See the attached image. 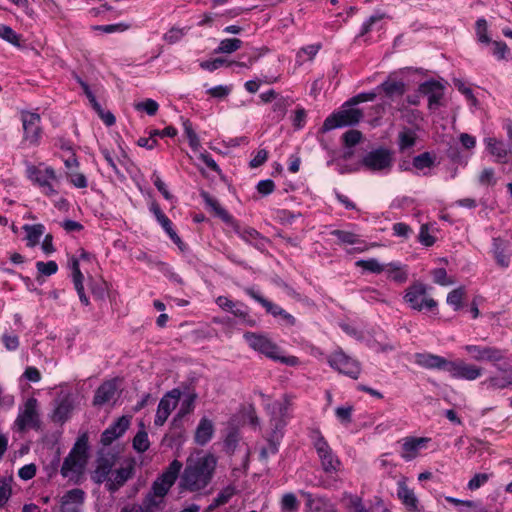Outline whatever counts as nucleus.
Here are the masks:
<instances>
[{
    "instance_id": "1",
    "label": "nucleus",
    "mask_w": 512,
    "mask_h": 512,
    "mask_svg": "<svg viewBox=\"0 0 512 512\" xmlns=\"http://www.w3.org/2000/svg\"><path fill=\"white\" fill-rule=\"evenodd\" d=\"M217 459L213 454L199 457H188L185 468L180 475L179 489L182 491L199 492L212 481Z\"/></svg>"
},
{
    "instance_id": "2",
    "label": "nucleus",
    "mask_w": 512,
    "mask_h": 512,
    "mask_svg": "<svg viewBox=\"0 0 512 512\" xmlns=\"http://www.w3.org/2000/svg\"><path fill=\"white\" fill-rule=\"evenodd\" d=\"M259 395L265 401V410L270 416V424L272 431L282 432L290 419L291 401L287 395H284L281 400L270 401V398L264 393L260 392Z\"/></svg>"
},
{
    "instance_id": "3",
    "label": "nucleus",
    "mask_w": 512,
    "mask_h": 512,
    "mask_svg": "<svg viewBox=\"0 0 512 512\" xmlns=\"http://www.w3.org/2000/svg\"><path fill=\"white\" fill-rule=\"evenodd\" d=\"M244 339L253 350L258 351L273 360H277L288 365H295L297 363V358L294 356L281 357L279 355L278 346L264 335L246 332L244 334Z\"/></svg>"
},
{
    "instance_id": "4",
    "label": "nucleus",
    "mask_w": 512,
    "mask_h": 512,
    "mask_svg": "<svg viewBox=\"0 0 512 512\" xmlns=\"http://www.w3.org/2000/svg\"><path fill=\"white\" fill-rule=\"evenodd\" d=\"M363 111L353 106H344L343 109L328 116L322 125V132H328L336 128L354 126L360 122Z\"/></svg>"
},
{
    "instance_id": "5",
    "label": "nucleus",
    "mask_w": 512,
    "mask_h": 512,
    "mask_svg": "<svg viewBox=\"0 0 512 512\" xmlns=\"http://www.w3.org/2000/svg\"><path fill=\"white\" fill-rule=\"evenodd\" d=\"M182 467L183 464L179 460H173L166 470L152 483L149 492L164 500L165 496L176 482Z\"/></svg>"
},
{
    "instance_id": "6",
    "label": "nucleus",
    "mask_w": 512,
    "mask_h": 512,
    "mask_svg": "<svg viewBox=\"0 0 512 512\" xmlns=\"http://www.w3.org/2000/svg\"><path fill=\"white\" fill-rule=\"evenodd\" d=\"M404 301L410 308L417 311H421L424 308L433 310L437 307V302L427 296L426 285L421 282H415L406 289Z\"/></svg>"
},
{
    "instance_id": "7",
    "label": "nucleus",
    "mask_w": 512,
    "mask_h": 512,
    "mask_svg": "<svg viewBox=\"0 0 512 512\" xmlns=\"http://www.w3.org/2000/svg\"><path fill=\"white\" fill-rule=\"evenodd\" d=\"M392 163V152L385 147H379L368 152L361 161L362 166L372 172H388Z\"/></svg>"
},
{
    "instance_id": "8",
    "label": "nucleus",
    "mask_w": 512,
    "mask_h": 512,
    "mask_svg": "<svg viewBox=\"0 0 512 512\" xmlns=\"http://www.w3.org/2000/svg\"><path fill=\"white\" fill-rule=\"evenodd\" d=\"M118 455L112 451H99L96 458V466L94 471L91 473V479L96 484H102L108 481L110 478L113 467L116 465Z\"/></svg>"
},
{
    "instance_id": "9",
    "label": "nucleus",
    "mask_w": 512,
    "mask_h": 512,
    "mask_svg": "<svg viewBox=\"0 0 512 512\" xmlns=\"http://www.w3.org/2000/svg\"><path fill=\"white\" fill-rule=\"evenodd\" d=\"M14 425L19 432L40 429L41 421L37 411V399L31 397L25 402L24 409L19 412Z\"/></svg>"
},
{
    "instance_id": "10",
    "label": "nucleus",
    "mask_w": 512,
    "mask_h": 512,
    "mask_svg": "<svg viewBox=\"0 0 512 512\" xmlns=\"http://www.w3.org/2000/svg\"><path fill=\"white\" fill-rule=\"evenodd\" d=\"M314 447L321 460V466L325 473H335L340 469L341 461L333 453L331 447L320 432H317Z\"/></svg>"
},
{
    "instance_id": "11",
    "label": "nucleus",
    "mask_w": 512,
    "mask_h": 512,
    "mask_svg": "<svg viewBox=\"0 0 512 512\" xmlns=\"http://www.w3.org/2000/svg\"><path fill=\"white\" fill-rule=\"evenodd\" d=\"M23 139L31 145H38L42 135L41 117L38 113L21 111Z\"/></svg>"
},
{
    "instance_id": "12",
    "label": "nucleus",
    "mask_w": 512,
    "mask_h": 512,
    "mask_svg": "<svg viewBox=\"0 0 512 512\" xmlns=\"http://www.w3.org/2000/svg\"><path fill=\"white\" fill-rule=\"evenodd\" d=\"M330 366L340 373L357 379L360 374L359 363L346 355L343 351H336L328 359Z\"/></svg>"
},
{
    "instance_id": "13",
    "label": "nucleus",
    "mask_w": 512,
    "mask_h": 512,
    "mask_svg": "<svg viewBox=\"0 0 512 512\" xmlns=\"http://www.w3.org/2000/svg\"><path fill=\"white\" fill-rule=\"evenodd\" d=\"M26 171L28 178L43 188L46 195H53L57 193L51 184L52 180H56V173L53 168L46 167L42 170L37 166L29 165Z\"/></svg>"
},
{
    "instance_id": "14",
    "label": "nucleus",
    "mask_w": 512,
    "mask_h": 512,
    "mask_svg": "<svg viewBox=\"0 0 512 512\" xmlns=\"http://www.w3.org/2000/svg\"><path fill=\"white\" fill-rule=\"evenodd\" d=\"M181 397L179 389H172L167 392L160 400L154 420L156 426H162L168 419L171 411L177 406Z\"/></svg>"
},
{
    "instance_id": "15",
    "label": "nucleus",
    "mask_w": 512,
    "mask_h": 512,
    "mask_svg": "<svg viewBox=\"0 0 512 512\" xmlns=\"http://www.w3.org/2000/svg\"><path fill=\"white\" fill-rule=\"evenodd\" d=\"M465 350L476 361L497 363L505 358V352L499 348L482 345H466Z\"/></svg>"
},
{
    "instance_id": "16",
    "label": "nucleus",
    "mask_w": 512,
    "mask_h": 512,
    "mask_svg": "<svg viewBox=\"0 0 512 512\" xmlns=\"http://www.w3.org/2000/svg\"><path fill=\"white\" fill-rule=\"evenodd\" d=\"M447 372L453 378L469 381L475 380L482 375V369L480 367L473 364H467L462 360H449Z\"/></svg>"
},
{
    "instance_id": "17",
    "label": "nucleus",
    "mask_w": 512,
    "mask_h": 512,
    "mask_svg": "<svg viewBox=\"0 0 512 512\" xmlns=\"http://www.w3.org/2000/svg\"><path fill=\"white\" fill-rule=\"evenodd\" d=\"M418 92L428 97V108L435 110L440 106V101L444 96V86L435 80H428L421 83Z\"/></svg>"
},
{
    "instance_id": "18",
    "label": "nucleus",
    "mask_w": 512,
    "mask_h": 512,
    "mask_svg": "<svg viewBox=\"0 0 512 512\" xmlns=\"http://www.w3.org/2000/svg\"><path fill=\"white\" fill-rule=\"evenodd\" d=\"M134 463L129 462L126 466L120 467L112 472L105 484L107 491L111 494L117 492L134 475Z\"/></svg>"
},
{
    "instance_id": "19",
    "label": "nucleus",
    "mask_w": 512,
    "mask_h": 512,
    "mask_svg": "<svg viewBox=\"0 0 512 512\" xmlns=\"http://www.w3.org/2000/svg\"><path fill=\"white\" fill-rule=\"evenodd\" d=\"M85 492L80 488L67 491L61 498V512H81Z\"/></svg>"
},
{
    "instance_id": "20",
    "label": "nucleus",
    "mask_w": 512,
    "mask_h": 512,
    "mask_svg": "<svg viewBox=\"0 0 512 512\" xmlns=\"http://www.w3.org/2000/svg\"><path fill=\"white\" fill-rule=\"evenodd\" d=\"M130 420L126 416L117 419L101 435V443L105 446L110 445L114 440L121 437L128 429Z\"/></svg>"
},
{
    "instance_id": "21",
    "label": "nucleus",
    "mask_w": 512,
    "mask_h": 512,
    "mask_svg": "<svg viewBox=\"0 0 512 512\" xmlns=\"http://www.w3.org/2000/svg\"><path fill=\"white\" fill-rule=\"evenodd\" d=\"M86 463L85 459L69 453L63 461L60 473L64 478H77L83 473Z\"/></svg>"
},
{
    "instance_id": "22",
    "label": "nucleus",
    "mask_w": 512,
    "mask_h": 512,
    "mask_svg": "<svg viewBox=\"0 0 512 512\" xmlns=\"http://www.w3.org/2000/svg\"><path fill=\"white\" fill-rule=\"evenodd\" d=\"M415 363L426 369H437L447 371L449 360L432 353H416Z\"/></svg>"
},
{
    "instance_id": "23",
    "label": "nucleus",
    "mask_w": 512,
    "mask_h": 512,
    "mask_svg": "<svg viewBox=\"0 0 512 512\" xmlns=\"http://www.w3.org/2000/svg\"><path fill=\"white\" fill-rule=\"evenodd\" d=\"M214 424L213 422L203 417L200 419L194 434V441L199 446L206 445L214 435Z\"/></svg>"
},
{
    "instance_id": "24",
    "label": "nucleus",
    "mask_w": 512,
    "mask_h": 512,
    "mask_svg": "<svg viewBox=\"0 0 512 512\" xmlns=\"http://www.w3.org/2000/svg\"><path fill=\"white\" fill-rule=\"evenodd\" d=\"M397 496L408 512H418L419 501L413 492L409 489L404 480L398 482Z\"/></svg>"
},
{
    "instance_id": "25",
    "label": "nucleus",
    "mask_w": 512,
    "mask_h": 512,
    "mask_svg": "<svg viewBox=\"0 0 512 512\" xmlns=\"http://www.w3.org/2000/svg\"><path fill=\"white\" fill-rule=\"evenodd\" d=\"M117 386L115 381H106L102 383L97 390L93 398V404L95 406H102L112 400L116 394Z\"/></svg>"
},
{
    "instance_id": "26",
    "label": "nucleus",
    "mask_w": 512,
    "mask_h": 512,
    "mask_svg": "<svg viewBox=\"0 0 512 512\" xmlns=\"http://www.w3.org/2000/svg\"><path fill=\"white\" fill-rule=\"evenodd\" d=\"M306 499V507L311 512H330L333 510V504L329 499L322 496H313L309 492H301Z\"/></svg>"
},
{
    "instance_id": "27",
    "label": "nucleus",
    "mask_w": 512,
    "mask_h": 512,
    "mask_svg": "<svg viewBox=\"0 0 512 512\" xmlns=\"http://www.w3.org/2000/svg\"><path fill=\"white\" fill-rule=\"evenodd\" d=\"M200 196L203 199L206 206H208L217 217H219L227 225L233 223V216L230 215L220 204L213 198L207 191L202 190Z\"/></svg>"
},
{
    "instance_id": "28",
    "label": "nucleus",
    "mask_w": 512,
    "mask_h": 512,
    "mask_svg": "<svg viewBox=\"0 0 512 512\" xmlns=\"http://www.w3.org/2000/svg\"><path fill=\"white\" fill-rule=\"evenodd\" d=\"M229 226L233 228L235 233L239 235V237L249 244H253L255 247L259 248V244L254 241L263 240L264 238L261 234L252 227H242L238 221L233 218V223H229Z\"/></svg>"
},
{
    "instance_id": "29",
    "label": "nucleus",
    "mask_w": 512,
    "mask_h": 512,
    "mask_svg": "<svg viewBox=\"0 0 512 512\" xmlns=\"http://www.w3.org/2000/svg\"><path fill=\"white\" fill-rule=\"evenodd\" d=\"M507 245L501 238H493L492 242V254L497 263L501 268H508L510 265V256L506 253Z\"/></svg>"
},
{
    "instance_id": "30",
    "label": "nucleus",
    "mask_w": 512,
    "mask_h": 512,
    "mask_svg": "<svg viewBox=\"0 0 512 512\" xmlns=\"http://www.w3.org/2000/svg\"><path fill=\"white\" fill-rule=\"evenodd\" d=\"M259 58V55L257 54H253L252 56H250L248 58V62L245 63V62H227L225 59L223 58H215L213 60H206V61H202L200 63V67L204 70H208V71H214V70H217L219 69L220 67H222L223 65L227 64L228 66L232 65V64H236L237 66H240V67H250L255 61H257V59Z\"/></svg>"
},
{
    "instance_id": "31",
    "label": "nucleus",
    "mask_w": 512,
    "mask_h": 512,
    "mask_svg": "<svg viewBox=\"0 0 512 512\" xmlns=\"http://www.w3.org/2000/svg\"><path fill=\"white\" fill-rule=\"evenodd\" d=\"M426 441V438H405L402 444L401 457L406 461L414 459L418 455V451L421 448V445Z\"/></svg>"
},
{
    "instance_id": "32",
    "label": "nucleus",
    "mask_w": 512,
    "mask_h": 512,
    "mask_svg": "<svg viewBox=\"0 0 512 512\" xmlns=\"http://www.w3.org/2000/svg\"><path fill=\"white\" fill-rule=\"evenodd\" d=\"M484 142L489 153L495 156L498 162L505 163L507 161L508 149L503 141L488 137L484 139Z\"/></svg>"
},
{
    "instance_id": "33",
    "label": "nucleus",
    "mask_w": 512,
    "mask_h": 512,
    "mask_svg": "<svg viewBox=\"0 0 512 512\" xmlns=\"http://www.w3.org/2000/svg\"><path fill=\"white\" fill-rule=\"evenodd\" d=\"M416 140V132L411 128L403 127L402 130L398 133L397 139L399 152L404 153L412 149L416 144Z\"/></svg>"
},
{
    "instance_id": "34",
    "label": "nucleus",
    "mask_w": 512,
    "mask_h": 512,
    "mask_svg": "<svg viewBox=\"0 0 512 512\" xmlns=\"http://www.w3.org/2000/svg\"><path fill=\"white\" fill-rule=\"evenodd\" d=\"M489 390H503L512 388V371L507 375H494L482 382Z\"/></svg>"
},
{
    "instance_id": "35",
    "label": "nucleus",
    "mask_w": 512,
    "mask_h": 512,
    "mask_svg": "<svg viewBox=\"0 0 512 512\" xmlns=\"http://www.w3.org/2000/svg\"><path fill=\"white\" fill-rule=\"evenodd\" d=\"M385 271L388 274V278L396 283H405L408 279V271L406 266L401 265L399 262H391L386 264Z\"/></svg>"
},
{
    "instance_id": "36",
    "label": "nucleus",
    "mask_w": 512,
    "mask_h": 512,
    "mask_svg": "<svg viewBox=\"0 0 512 512\" xmlns=\"http://www.w3.org/2000/svg\"><path fill=\"white\" fill-rule=\"evenodd\" d=\"M164 505V500L160 497H156L150 492L143 498L142 503L134 504L135 508H138V512H157Z\"/></svg>"
},
{
    "instance_id": "37",
    "label": "nucleus",
    "mask_w": 512,
    "mask_h": 512,
    "mask_svg": "<svg viewBox=\"0 0 512 512\" xmlns=\"http://www.w3.org/2000/svg\"><path fill=\"white\" fill-rule=\"evenodd\" d=\"M245 292L251 298H253L255 301L260 303L265 308L267 313L271 314L274 317H278L279 314H281V311L283 310V308H281L280 306H278V305L274 304L273 302L267 300L262 295H260L258 292H256L254 289L247 288L245 290Z\"/></svg>"
},
{
    "instance_id": "38",
    "label": "nucleus",
    "mask_w": 512,
    "mask_h": 512,
    "mask_svg": "<svg viewBox=\"0 0 512 512\" xmlns=\"http://www.w3.org/2000/svg\"><path fill=\"white\" fill-rule=\"evenodd\" d=\"M377 89H381L389 98L402 96L406 91V84L403 81L386 80Z\"/></svg>"
},
{
    "instance_id": "39",
    "label": "nucleus",
    "mask_w": 512,
    "mask_h": 512,
    "mask_svg": "<svg viewBox=\"0 0 512 512\" xmlns=\"http://www.w3.org/2000/svg\"><path fill=\"white\" fill-rule=\"evenodd\" d=\"M23 229L27 233L28 246L31 247L39 243V240L45 231V227L42 224H26L23 226Z\"/></svg>"
},
{
    "instance_id": "40",
    "label": "nucleus",
    "mask_w": 512,
    "mask_h": 512,
    "mask_svg": "<svg viewBox=\"0 0 512 512\" xmlns=\"http://www.w3.org/2000/svg\"><path fill=\"white\" fill-rule=\"evenodd\" d=\"M242 40L238 38H227L220 41L215 53L231 54L242 47Z\"/></svg>"
},
{
    "instance_id": "41",
    "label": "nucleus",
    "mask_w": 512,
    "mask_h": 512,
    "mask_svg": "<svg viewBox=\"0 0 512 512\" xmlns=\"http://www.w3.org/2000/svg\"><path fill=\"white\" fill-rule=\"evenodd\" d=\"M330 234L335 236L341 244L353 245L360 243V236L350 231L336 229L331 231Z\"/></svg>"
},
{
    "instance_id": "42",
    "label": "nucleus",
    "mask_w": 512,
    "mask_h": 512,
    "mask_svg": "<svg viewBox=\"0 0 512 512\" xmlns=\"http://www.w3.org/2000/svg\"><path fill=\"white\" fill-rule=\"evenodd\" d=\"M357 267H361L371 273H382L385 271L386 264H381L376 258L358 260L356 263Z\"/></svg>"
},
{
    "instance_id": "43",
    "label": "nucleus",
    "mask_w": 512,
    "mask_h": 512,
    "mask_svg": "<svg viewBox=\"0 0 512 512\" xmlns=\"http://www.w3.org/2000/svg\"><path fill=\"white\" fill-rule=\"evenodd\" d=\"M465 294H466L465 288L458 287L448 293L446 301L450 306L453 307V309L455 311H458L462 307V301H463Z\"/></svg>"
},
{
    "instance_id": "44",
    "label": "nucleus",
    "mask_w": 512,
    "mask_h": 512,
    "mask_svg": "<svg viewBox=\"0 0 512 512\" xmlns=\"http://www.w3.org/2000/svg\"><path fill=\"white\" fill-rule=\"evenodd\" d=\"M291 105V101L287 97H278L273 104V112L275 115L273 119L276 121H280L285 117L287 108Z\"/></svg>"
},
{
    "instance_id": "45",
    "label": "nucleus",
    "mask_w": 512,
    "mask_h": 512,
    "mask_svg": "<svg viewBox=\"0 0 512 512\" xmlns=\"http://www.w3.org/2000/svg\"><path fill=\"white\" fill-rule=\"evenodd\" d=\"M87 450H88V437L86 434L81 435L76 443L74 444L73 448L69 452L70 454L76 455L79 458L85 459L87 461Z\"/></svg>"
},
{
    "instance_id": "46",
    "label": "nucleus",
    "mask_w": 512,
    "mask_h": 512,
    "mask_svg": "<svg viewBox=\"0 0 512 512\" xmlns=\"http://www.w3.org/2000/svg\"><path fill=\"white\" fill-rule=\"evenodd\" d=\"M412 165L418 170L431 168L434 165V158L429 152H423L413 158Z\"/></svg>"
},
{
    "instance_id": "47",
    "label": "nucleus",
    "mask_w": 512,
    "mask_h": 512,
    "mask_svg": "<svg viewBox=\"0 0 512 512\" xmlns=\"http://www.w3.org/2000/svg\"><path fill=\"white\" fill-rule=\"evenodd\" d=\"M0 38L16 47H20V35L7 25L0 24Z\"/></svg>"
},
{
    "instance_id": "48",
    "label": "nucleus",
    "mask_w": 512,
    "mask_h": 512,
    "mask_svg": "<svg viewBox=\"0 0 512 512\" xmlns=\"http://www.w3.org/2000/svg\"><path fill=\"white\" fill-rule=\"evenodd\" d=\"M231 313L250 327L256 325V321L249 316L247 307L242 303H236V307L231 310Z\"/></svg>"
},
{
    "instance_id": "49",
    "label": "nucleus",
    "mask_w": 512,
    "mask_h": 512,
    "mask_svg": "<svg viewBox=\"0 0 512 512\" xmlns=\"http://www.w3.org/2000/svg\"><path fill=\"white\" fill-rule=\"evenodd\" d=\"M150 443L148 440V434L145 430L137 432L133 438V448L140 453H143L149 449Z\"/></svg>"
},
{
    "instance_id": "50",
    "label": "nucleus",
    "mask_w": 512,
    "mask_h": 512,
    "mask_svg": "<svg viewBox=\"0 0 512 512\" xmlns=\"http://www.w3.org/2000/svg\"><path fill=\"white\" fill-rule=\"evenodd\" d=\"M183 128H184V132L188 138L190 147L192 149L196 150L199 147L200 142H199V138H198L197 134L193 130L192 123L190 122V120L185 119L183 121Z\"/></svg>"
},
{
    "instance_id": "51",
    "label": "nucleus",
    "mask_w": 512,
    "mask_h": 512,
    "mask_svg": "<svg viewBox=\"0 0 512 512\" xmlns=\"http://www.w3.org/2000/svg\"><path fill=\"white\" fill-rule=\"evenodd\" d=\"M488 25L484 18H480L476 21V35L481 43L488 44L491 42L490 37L487 34Z\"/></svg>"
},
{
    "instance_id": "52",
    "label": "nucleus",
    "mask_w": 512,
    "mask_h": 512,
    "mask_svg": "<svg viewBox=\"0 0 512 512\" xmlns=\"http://www.w3.org/2000/svg\"><path fill=\"white\" fill-rule=\"evenodd\" d=\"M492 474L488 473H477L468 482L467 488L471 491L479 489L490 479Z\"/></svg>"
},
{
    "instance_id": "53",
    "label": "nucleus",
    "mask_w": 512,
    "mask_h": 512,
    "mask_svg": "<svg viewBox=\"0 0 512 512\" xmlns=\"http://www.w3.org/2000/svg\"><path fill=\"white\" fill-rule=\"evenodd\" d=\"M377 96L376 92H362L345 102L344 106H355L362 102L373 101Z\"/></svg>"
},
{
    "instance_id": "54",
    "label": "nucleus",
    "mask_w": 512,
    "mask_h": 512,
    "mask_svg": "<svg viewBox=\"0 0 512 512\" xmlns=\"http://www.w3.org/2000/svg\"><path fill=\"white\" fill-rule=\"evenodd\" d=\"M36 268L40 275L51 276L57 272L58 265L52 260L48 262L39 261L36 263Z\"/></svg>"
},
{
    "instance_id": "55",
    "label": "nucleus",
    "mask_w": 512,
    "mask_h": 512,
    "mask_svg": "<svg viewBox=\"0 0 512 512\" xmlns=\"http://www.w3.org/2000/svg\"><path fill=\"white\" fill-rule=\"evenodd\" d=\"M159 108L158 103L153 99H146L145 101L135 104V109L138 111H145L149 116L157 113Z\"/></svg>"
},
{
    "instance_id": "56",
    "label": "nucleus",
    "mask_w": 512,
    "mask_h": 512,
    "mask_svg": "<svg viewBox=\"0 0 512 512\" xmlns=\"http://www.w3.org/2000/svg\"><path fill=\"white\" fill-rule=\"evenodd\" d=\"M281 506L283 511L292 512L298 509L299 503L293 493H286L282 497Z\"/></svg>"
},
{
    "instance_id": "57",
    "label": "nucleus",
    "mask_w": 512,
    "mask_h": 512,
    "mask_svg": "<svg viewBox=\"0 0 512 512\" xmlns=\"http://www.w3.org/2000/svg\"><path fill=\"white\" fill-rule=\"evenodd\" d=\"M101 154L103 155L104 159L106 160L107 164L113 169L115 174L120 177L124 178V174L120 172L118 164L121 163V161H117L112 153L107 148H101Z\"/></svg>"
},
{
    "instance_id": "58",
    "label": "nucleus",
    "mask_w": 512,
    "mask_h": 512,
    "mask_svg": "<svg viewBox=\"0 0 512 512\" xmlns=\"http://www.w3.org/2000/svg\"><path fill=\"white\" fill-rule=\"evenodd\" d=\"M186 28H171L167 33L164 34V40L169 44L177 43L186 34Z\"/></svg>"
},
{
    "instance_id": "59",
    "label": "nucleus",
    "mask_w": 512,
    "mask_h": 512,
    "mask_svg": "<svg viewBox=\"0 0 512 512\" xmlns=\"http://www.w3.org/2000/svg\"><path fill=\"white\" fill-rule=\"evenodd\" d=\"M344 145L346 147H354L362 138V133L358 130H348L342 136Z\"/></svg>"
},
{
    "instance_id": "60",
    "label": "nucleus",
    "mask_w": 512,
    "mask_h": 512,
    "mask_svg": "<svg viewBox=\"0 0 512 512\" xmlns=\"http://www.w3.org/2000/svg\"><path fill=\"white\" fill-rule=\"evenodd\" d=\"M453 84L462 94L466 96L472 105H477L478 100L474 96L472 89L467 87L462 80L454 79Z\"/></svg>"
},
{
    "instance_id": "61",
    "label": "nucleus",
    "mask_w": 512,
    "mask_h": 512,
    "mask_svg": "<svg viewBox=\"0 0 512 512\" xmlns=\"http://www.w3.org/2000/svg\"><path fill=\"white\" fill-rule=\"evenodd\" d=\"M239 441L237 431H230L224 440V448L227 453L233 454Z\"/></svg>"
},
{
    "instance_id": "62",
    "label": "nucleus",
    "mask_w": 512,
    "mask_h": 512,
    "mask_svg": "<svg viewBox=\"0 0 512 512\" xmlns=\"http://www.w3.org/2000/svg\"><path fill=\"white\" fill-rule=\"evenodd\" d=\"M352 411V406H341L336 408L335 414L341 423L349 424L352 422Z\"/></svg>"
},
{
    "instance_id": "63",
    "label": "nucleus",
    "mask_w": 512,
    "mask_h": 512,
    "mask_svg": "<svg viewBox=\"0 0 512 512\" xmlns=\"http://www.w3.org/2000/svg\"><path fill=\"white\" fill-rule=\"evenodd\" d=\"M195 399H196V394H188L185 397V399H183L181 402V407L179 409L178 415L184 416V415L192 412L194 409Z\"/></svg>"
},
{
    "instance_id": "64",
    "label": "nucleus",
    "mask_w": 512,
    "mask_h": 512,
    "mask_svg": "<svg viewBox=\"0 0 512 512\" xmlns=\"http://www.w3.org/2000/svg\"><path fill=\"white\" fill-rule=\"evenodd\" d=\"M418 239L426 247H430L435 243V237L429 233V228L426 224L420 227Z\"/></svg>"
}]
</instances>
